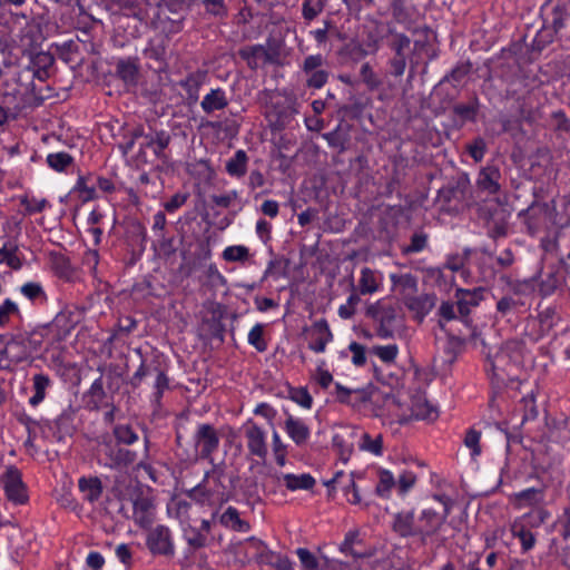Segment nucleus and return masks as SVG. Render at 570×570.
<instances>
[{
  "instance_id": "16",
  "label": "nucleus",
  "mask_w": 570,
  "mask_h": 570,
  "mask_svg": "<svg viewBox=\"0 0 570 570\" xmlns=\"http://www.w3.org/2000/svg\"><path fill=\"white\" fill-rule=\"evenodd\" d=\"M284 430L288 438L297 446L306 444L311 438V429L306 422L303 419L296 417L292 414H287V417L284 422Z\"/></svg>"
},
{
  "instance_id": "2",
  "label": "nucleus",
  "mask_w": 570,
  "mask_h": 570,
  "mask_svg": "<svg viewBox=\"0 0 570 570\" xmlns=\"http://www.w3.org/2000/svg\"><path fill=\"white\" fill-rule=\"evenodd\" d=\"M366 314L380 323L379 333L383 338L393 336L394 332L402 326L397 308L385 298L371 304L366 309Z\"/></svg>"
},
{
  "instance_id": "23",
  "label": "nucleus",
  "mask_w": 570,
  "mask_h": 570,
  "mask_svg": "<svg viewBox=\"0 0 570 570\" xmlns=\"http://www.w3.org/2000/svg\"><path fill=\"white\" fill-rule=\"evenodd\" d=\"M561 266L549 267L548 272L542 276L539 291L543 296L553 294L563 284L564 276L561 274Z\"/></svg>"
},
{
  "instance_id": "36",
  "label": "nucleus",
  "mask_w": 570,
  "mask_h": 570,
  "mask_svg": "<svg viewBox=\"0 0 570 570\" xmlns=\"http://www.w3.org/2000/svg\"><path fill=\"white\" fill-rule=\"evenodd\" d=\"M396 485V480L393 473L386 469H377V484L375 493L380 498L387 499L391 497L392 489Z\"/></svg>"
},
{
  "instance_id": "31",
  "label": "nucleus",
  "mask_w": 570,
  "mask_h": 570,
  "mask_svg": "<svg viewBox=\"0 0 570 570\" xmlns=\"http://www.w3.org/2000/svg\"><path fill=\"white\" fill-rule=\"evenodd\" d=\"M52 385L51 379L43 373L35 374L32 377L33 395L29 399L31 406L39 405L46 397V391Z\"/></svg>"
},
{
  "instance_id": "45",
  "label": "nucleus",
  "mask_w": 570,
  "mask_h": 570,
  "mask_svg": "<svg viewBox=\"0 0 570 570\" xmlns=\"http://www.w3.org/2000/svg\"><path fill=\"white\" fill-rule=\"evenodd\" d=\"M20 292L22 293V295H24L27 298H29L32 302H36V301L46 302L47 301V295L43 291V287L39 283L28 282L21 286Z\"/></svg>"
},
{
  "instance_id": "55",
  "label": "nucleus",
  "mask_w": 570,
  "mask_h": 570,
  "mask_svg": "<svg viewBox=\"0 0 570 570\" xmlns=\"http://www.w3.org/2000/svg\"><path fill=\"white\" fill-rule=\"evenodd\" d=\"M206 11L215 17L225 18L228 14V8L225 0H203Z\"/></svg>"
},
{
  "instance_id": "35",
  "label": "nucleus",
  "mask_w": 570,
  "mask_h": 570,
  "mask_svg": "<svg viewBox=\"0 0 570 570\" xmlns=\"http://www.w3.org/2000/svg\"><path fill=\"white\" fill-rule=\"evenodd\" d=\"M283 481L289 491L309 490L315 485V479L308 473L298 475L286 473L283 475Z\"/></svg>"
},
{
  "instance_id": "24",
  "label": "nucleus",
  "mask_w": 570,
  "mask_h": 570,
  "mask_svg": "<svg viewBox=\"0 0 570 570\" xmlns=\"http://www.w3.org/2000/svg\"><path fill=\"white\" fill-rule=\"evenodd\" d=\"M228 105L225 90L222 88L210 89V91L204 96L200 107L204 112L212 114L216 110H222Z\"/></svg>"
},
{
  "instance_id": "26",
  "label": "nucleus",
  "mask_w": 570,
  "mask_h": 570,
  "mask_svg": "<svg viewBox=\"0 0 570 570\" xmlns=\"http://www.w3.org/2000/svg\"><path fill=\"white\" fill-rule=\"evenodd\" d=\"M358 449L374 456H382L384 453L383 435L381 433H362L358 440Z\"/></svg>"
},
{
  "instance_id": "42",
  "label": "nucleus",
  "mask_w": 570,
  "mask_h": 570,
  "mask_svg": "<svg viewBox=\"0 0 570 570\" xmlns=\"http://www.w3.org/2000/svg\"><path fill=\"white\" fill-rule=\"evenodd\" d=\"M72 163V156L66 151L52 153L47 156L48 166L56 171H65Z\"/></svg>"
},
{
  "instance_id": "10",
  "label": "nucleus",
  "mask_w": 570,
  "mask_h": 570,
  "mask_svg": "<svg viewBox=\"0 0 570 570\" xmlns=\"http://www.w3.org/2000/svg\"><path fill=\"white\" fill-rule=\"evenodd\" d=\"M116 75L127 89L136 88L140 79V59L138 57L119 59L116 62Z\"/></svg>"
},
{
  "instance_id": "53",
  "label": "nucleus",
  "mask_w": 570,
  "mask_h": 570,
  "mask_svg": "<svg viewBox=\"0 0 570 570\" xmlns=\"http://www.w3.org/2000/svg\"><path fill=\"white\" fill-rule=\"evenodd\" d=\"M307 76L306 85L313 89H321L328 80V71L324 69L314 70L305 73Z\"/></svg>"
},
{
  "instance_id": "40",
  "label": "nucleus",
  "mask_w": 570,
  "mask_h": 570,
  "mask_svg": "<svg viewBox=\"0 0 570 570\" xmlns=\"http://www.w3.org/2000/svg\"><path fill=\"white\" fill-rule=\"evenodd\" d=\"M19 199L20 205L24 207L23 215L26 216L42 213L47 207H49V202L46 198H36L23 195Z\"/></svg>"
},
{
  "instance_id": "20",
  "label": "nucleus",
  "mask_w": 570,
  "mask_h": 570,
  "mask_svg": "<svg viewBox=\"0 0 570 570\" xmlns=\"http://www.w3.org/2000/svg\"><path fill=\"white\" fill-rule=\"evenodd\" d=\"M456 298L460 314L466 316L470 314L471 307L478 306L483 299V291L482 288H474L472 291L460 288L456 291Z\"/></svg>"
},
{
  "instance_id": "1",
  "label": "nucleus",
  "mask_w": 570,
  "mask_h": 570,
  "mask_svg": "<svg viewBox=\"0 0 570 570\" xmlns=\"http://www.w3.org/2000/svg\"><path fill=\"white\" fill-rule=\"evenodd\" d=\"M187 495L203 507L217 508L228 501L222 474L217 470L207 472L200 483L190 489Z\"/></svg>"
},
{
  "instance_id": "9",
  "label": "nucleus",
  "mask_w": 570,
  "mask_h": 570,
  "mask_svg": "<svg viewBox=\"0 0 570 570\" xmlns=\"http://www.w3.org/2000/svg\"><path fill=\"white\" fill-rule=\"evenodd\" d=\"M142 131L136 129L130 136H125L124 140L118 145L127 164L136 169L142 166Z\"/></svg>"
},
{
  "instance_id": "8",
  "label": "nucleus",
  "mask_w": 570,
  "mask_h": 570,
  "mask_svg": "<svg viewBox=\"0 0 570 570\" xmlns=\"http://www.w3.org/2000/svg\"><path fill=\"white\" fill-rule=\"evenodd\" d=\"M307 346L314 353H324L328 343L333 341V333L326 320H317L305 330Z\"/></svg>"
},
{
  "instance_id": "38",
  "label": "nucleus",
  "mask_w": 570,
  "mask_h": 570,
  "mask_svg": "<svg viewBox=\"0 0 570 570\" xmlns=\"http://www.w3.org/2000/svg\"><path fill=\"white\" fill-rule=\"evenodd\" d=\"M191 505L185 500L174 499L167 505V512L170 517L176 518L180 525L184 527L189 523V510Z\"/></svg>"
},
{
  "instance_id": "59",
  "label": "nucleus",
  "mask_w": 570,
  "mask_h": 570,
  "mask_svg": "<svg viewBox=\"0 0 570 570\" xmlns=\"http://www.w3.org/2000/svg\"><path fill=\"white\" fill-rule=\"evenodd\" d=\"M296 554L306 570H316L318 568V561L316 557L306 548H298Z\"/></svg>"
},
{
  "instance_id": "14",
  "label": "nucleus",
  "mask_w": 570,
  "mask_h": 570,
  "mask_svg": "<svg viewBox=\"0 0 570 570\" xmlns=\"http://www.w3.org/2000/svg\"><path fill=\"white\" fill-rule=\"evenodd\" d=\"M195 442L203 458H209L219 444L216 430L210 424H200L195 434Z\"/></svg>"
},
{
  "instance_id": "15",
  "label": "nucleus",
  "mask_w": 570,
  "mask_h": 570,
  "mask_svg": "<svg viewBox=\"0 0 570 570\" xmlns=\"http://www.w3.org/2000/svg\"><path fill=\"white\" fill-rule=\"evenodd\" d=\"M75 411L69 406L63 410L56 420L47 421L46 426L52 432L57 441H62L66 436H70L73 431Z\"/></svg>"
},
{
  "instance_id": "61",
  "label": "nucleus",
  "mask_w": 570,
  "mask_h": 570,
  "mask_svg": "<svg viewBox=\"0 0 570 570\" xmlns=\"http://www.w3.org/2000/svg\"><path fill=\"white\" fill-rule=\"evenodd\" d=\"M361 77L363 82L371 89H375L380 86L381 81L376 73L373 71L370 63H363L361 67Z\"/></svg>"
},
{
  "instance_id": "11",
  "label": "nucleus",
  "mask_w": 570,
  "mask_h": 570,
  "mask_svg": "<svg viewBox=\"0 0 570 570\" xmlns=\"http://www.w3.org/2000/svg\"><path fill=\"white\" fill-rule=\"evenodd\" d=\"M147 544L154 554L173 556L174 544L168 528L158 525L148 534Z\"/></svg>"
},
{
  "instance_id": "64",
  "label": "nucleus",
  "mask_w": 570,
  "mask_h": 570,
  "mask_svg": "<svg viewBox=\"0 0 570 570\" xmlns=\"http://www.w3.org/2000/svg\"><path fill=\"white\" fill-rule=\"evenodd\" d=\"M118 3L127 17H134L138 21L141 20V8L138 2L135 0H119Z\"/></svg>"
},
{
  "instance_id": "32",
  "label": "nucleus",
  "mask_w": 570,
  "mask_h": 570,
  "mask_svg": "<svg viewBox=\"0 0 570 570\" xmlns=\"http://www.w3.org/2000/svg\"><path fill=\"white\" fill-rule=\"evenodd\" d=\"M79 490L85 494V499L89 502L97 501L102 493V483L99 478H80L78 481Z\"/></svg>"
},
{
  "instance_id": "44",
  "label": "nucleus",
  "mask_w": 570,
  "mask_h": 570,
  "mask_svg": "<svg viewBox=\"0 0 570 570\" xmlns=\"http://www.w3.org/2000/svg\"><path fill=\"white\" fill-rule=\"evenodd\" d=\"M264 326L261 323L255 324L248 332L247 341L248 344L254 346L257 352H265L267 350V343L263 337Z\"/></svg>"
},
{
  "instance_id": "13",
  "label": "nucleus",
  "mask_w": 570,
  "mask_h": 570,
  "mask_svg": "<svg viewBox=\"0 0 570 570\" xmlns=\"http://www.w3.org/2000/svg\"><path fill=\"white\" fill-rule=\"evenodd\" d=\"M384 275L382 272L363 267L360 272L357 291L361 295H374L383 289Z\"/></svg>"
},
{
  "instance_id": "28",
  "label": "nucleus",
  "mask_w": 570,
  "mask_h": 570,
  "mask_svg": "<svg viewBox=\"0 0 570 570\" xmlns=\"http://www.w3.org/2000/svg\"><path fill=\"white\" fill-rule=\"evenodd\" d=\"M510 530L512 535L520 540L521 548L524 552L533 549L537 540L532 529L523 525L514 519L510 525Z\"/></svg>"
},
{
  "instance_id": "27",
  "label": "nucleus",
  "mask_w": 570,
  "mask_h": 570,
  "mask_svg": "<svg viewBox=\"0 0 570 570\" xmlns=\"http://www.w3.org/2000/svg\"><path fill=\"white\" fill-rule=\"evenodd\" d=\"M206 73L204 71H196L189 73L184 80L180 81V86L186 91L187 97L191 101H197L199 97V89L205 82Z\"/></svg>"
},
{
  "instance_id": "21",
  "label": "nucleus",
  "mask_w": 570,
  "mask_h": 570,
  "mask_svg": "<svg viewBox=\"0 0 570 570\" xmlns=\"http://www.w3.org/2000/svg\"><path fill=\"white\" fill-rule=\"evenodd\" d=\"M514 505L521 510L524 508H538L544 500V493L541 489L528 488L514 493Z\"/></svg>"
},
{
  "instance_id": "46",
  "label": "nucleus",
  "mask_w": 570,
  "mask_h": 570,
  "mask_svg": "<svg viewBox=\"0 0 570 570\" xmlns=\"http://www.w3.org/2000/svg\"><path fill=\"white\" fill-rule=\"evenodd\" d=\"M412 415L417 420H434L436 411L423 400H417L412 405Z\"/></svg>"
},
{
  "instance_id": "30",
  "label": "nucleus",
  "mask_w": 570,
  "mask_h": 570,
  "mask_svg": "<svg viewBox=\"0 0 570 570\" xmlns=\"http://www.w3.org/2000/svg\"><path fill=\"white\" fill-rule=\"evenodd\" d=\"M145 376L154 377V392L151 394V403L158 405L163 393L169 389V379L164 373V371L151 368H145Z\"/></svg>"
},
{
  "instance_id": "18",
  "label": "nucleus",
  "mask_w": 570,
  "mask_h": 570,
  "mask_svg": "<svg viewBox=\"0 0 570 570\" xmlns=\"http://www.w3.org/2000/svg\"><path fill=\"white\" fill-rule=\"evenodd\" d=\"M403 303L419 321H422L434 307L435 297L430 294H412L405 296Z\"/></svg>"
},
{
  "instance_id": "63",
  "label": "nucleus",
  "mask_w": 570,
  "mask_h": 570,
  "mask_svg": "<svg viewBox=\"0 0 570 570\" xmlns=\"http://www.w3.org/2000/svg\"><path fill=\"white\" fill-rule=\"evenodd\" d=\"M348 351L352 353V363L355 366H363L366 362V353L365 347L357 343V342H351L348 345Z\"/></svg>"
},
{
  "instance_id": "25",
  "label": "nucleus",
  "mask_w": 570,
  "mask_h": 570,
  "mask_svg": "<svg viewBox=\"0 0 570 570\" xmlns=\"http://www.w3.org/2000/svg\"><path fill=\"white\" fill-rule=\"evenodd\" d=\"M390 279L393 287L399 291L402 301L405 299V296L417 292V281L412 274H391Z\"/></svg>"
},
{
  "instance_id": "29",
  "label": "nucleus",
  "mask_w": 570,
  "mask_h": 570,
  "mask_svg": "<svg viewBox=\"0 0 570 570\" xmlns=\"http://www.w3.org/2000/svg\"><path fill=\"white\" fill-rule=\"evenodd\" d=\"M416 518L412 512L397 513L394 519L393 529L401 537H415Z\"/></svg>"
},
{
  "instance_id": "60",
  "label": "nucleus",
  "mask_w": 570,
  "mask_h": 570,
  "mask_svg": "<svg viewBox=\"0 0 570 570\" xmlns=\"http://www.w3.org/2000/svg\"><path fill=\"white\" fill-rule=\"evenodd\" d=\"M375 355L384 363H392L397 356L399 348L395 344L377 346L374 350Z\"/></svg>"
},
{
  "instance_id": "50",
  "label": "nucleus",
  "mask_w": 570,
  "mask_h": 570,
  "mask_svg": "<svg viewBox=\"0 0 570 570\" xmlns=\"http://www.w3.org/2000/svg\"><path fill=\"white\" fill-rule=\"evenodd\" d=\"M240 57L245 59L250 68L257 67V59L266 53L264 46L255 45L240 50Z\"/></svg>"
},
{
  "instance_id": "34",
  "label": "nucleus",
  "mask_w": 570,
  "mask_h": 570,
  "mask_svg": "<svg viewBox=\"0 0 570 570\" xmlns=\"http://www.w3.org/2000/svg\"><path fill=\"white\" fill-rule=\"evenodd\" d=\"M248 157L243 149H238L232 158L226 161L225 169L227 174L235 178H240L246 174Z\"/></svg>"
},
{
  "instance_id": "39",
  "label": "nucleus",
  "mask_w": 570,
  "mask_h": 570,
  "mask_svg": "<svg viewBox=\"0 0 570 570\" xmlns=\"http://www.w3.org/2000/svg\"><path fill=\"white\" fill-rule=\"evenodd\" d=\"M17 253V245L8 246V244H4L0 248V264H6L11 269L19 271L22 267V261Z\"/></svg>"
},
{
  "instance_id": "54",
  "label": "nucleus",
  "mask_w": 570,
  "mask_h": 570,
  "mask_svg": "<svg viewBox=\"0 0 570 570\" xmlns=\"http://www.w3.org/2000/svg\"><path fill=\"white\" fill-rule=\"evenodd\" d=\"M20 311L18 308V305L11 301L10 298H7L1 305H0V326H6L10 317L12 315H19Z\"/></svg>"
},
{
  "instance_id": "37",
  "label": "nucleus",
  "mask_w": 570,
  "mask_h": 570,
  "mask_svg": "<svg viewBox=\"0 0 570 570\" xmlns=\"http://www.w3.org/2000/svg\"><path fill=\"white\" fill-rule=\"evenodd\" d=\"M549 517L550 513L544 508L538 507L515 518V520L533 530L541 527L549 519Z\"/></svg>"
},
{
  "instance_id": "49",
  "label": "nucleus",
  "mask_w": 570,
  "mask_h": 570,
  "mask_svg": "<svg viewBox=\"0 0 570 570\" xmlns=\"http://www.w3.org/2000/svg\"><path fill=\"white\" fill-rule=\"evenodd\" d=\"M91 178H92L91 176L79 177V179L76 184V189L79 190L80 198L82 199V202H90L98 197V195L96 193L95 184L91 186L88 185V180H90Z\"/></svg>"
},
{
  "instance_id": "43",
  "label": "nucleus",
  "mask_w": 570,
  "mask_h": 570,
  "mask_svg": "<svg viewBox=\"0 0 570 570\" xmlns=\"http://www.w3.org/2000/svg\"><path fill=\"white\" fill-rule=\"evenodd\" d=\"M52 267L56 273V275L63 279H70L73 273V269L71 267V264L69 259L61 255L56 254L52 256Z\"/></svg>"
},
{
  "instance_id": "41",
  "label": "nucleus",
  "mask_w": 570,
  "mask_h": 570,
  "mask_svg": "<svg viewBox=\"0 0 570 570\" xmlns=\"http://www.w3.org/2000/svg\"><path fill=\"white\" fill-rule=\"evenodd\" d=\"M222 257L226 262L244 263L249 258V249L245 245H230L223 250Z\"/></svg>"
},
{
  "instance_id": "6",
  "label": "nucleus",
  "mask_w": 570,
  "mask_h": 570,
  "mask_svg": "<svg viewBox=\"0 0 570 570\" xmlns=\"http://www.w3.org/2000/svg\"><path fill=\"white\" fill-rule=\"evenodd\" d=\"M0 484L4 490L8 501L14 504L27 503L29 499L27 488L22 481L21 472L17 468L9 466L0 476Z\"/></svg>"
},
{
  "instance_id": "5",
  "label": "nucleus",
  "mask_w": 570,
  "mask_h": 570,
  "mask_svg": "<svg viewBox=\"0 0 570 570\" xmlns=\"http://www.w3.org/2000/svg\"><path fill=\"white\" fill-rule=\"evenodd\" d=\"M242 429L248 453L265 461L268 455L267 432L252 419H248Z\"/></svg>"
},
{
  "instance_id": "19",
  "label": "nucleus",
  "mask_w": 570,
  "mask_h": 570,
  "mask_svg": "<svg viewBox=\"0 0 570 570\" xmlns=\"http://www.w3.org/2000/svg\"><path fill=\"white\" fill-rule=\"evenodd\" d=\"M501 173L495 166L482 168L478 175L476 184L479 188L488 194L494 195L500 191Z\"/></svg>"
},
{
  "instance_id": "57",
  "label": "nucleus",
  "mask_w": 570,
  "mask_h": 570,
  "mask_svg": "<svg viewBox=\"0 0 570 570\" xmlns=\"http://www.w3.org/2000/svg\"><path fill=\"white\" fill-rule=\"evenodd\" d=\"M347 501L352 504L361 503V495L354 481V473H351L343 487Z\"/></svg>"
},
{
  "instance_id": "22",
  "label": "nucleus",
  "mask_w": 570,
  "mask_h": 570,
  "mask_svg": "<svg viewBox=\"0 0 570 570\" xmlns=\"http://www.w3.org/2000/svg\"><path fill=\"white\" fill-rule=\"evenodd\" d=\"M218 521L223 527L236 532L246 533L250 530L249 523L243 520L238 510L232 505L218 517Z\"/></svg>"
},
{
  "instance_id": "56",
  "label": "nucleus",
  "mask_w": 570,
  "mask_h": 570,
  "mask_svg": "<svg viewBox=\"0 0 570 570\" xmlns=\"http://www.w3.org/2000/svg\"><path fill=\"white\" fill-rule=\"evenodd\" d=\"M253 413L265 419L272 428L274 426V420L276 419L277 410L273 407L271 404L266 402H261L256 404V406L253 410Z\"/></svg>"
},
{
  "instance_id": "52",
  "label": "nucleus",
  "mask_w": 570,
  "mask_h": 570,
  "mask_svg": "<svg viewBox=\"0 0 570 570\" xmlns=\"http://www.w3.org/2000/svg\"><path fill=\"white\" fill-rule=\"evenodd\" d=\"M480 439L481 433L474 429H470L465 434L464 445L471 451L472 458L481 454Z\"/></svg>"
},
{
  "instance_id": "62",
  "label": "nucleus",
  "mask_w": 570,
  "mask_h": 570,
  "mask_svg": "<svg viewBox=\"0 0 570 570\" xmlns=\"http://www.w3.org/2000/svg\"><path fill=\"white\" fill-rule=\"evenodd\" d=\"M415 482L416 475L412 471L402 472L396 481L400 493H407L414 487Z\"/></svg>"
},
{
  "instance_id": "51",
  "label": "nucleus",
  "mask_w": 570,
  "mask_h": 570,
  "mask_svg": "<svg viewBox=\"0 0 570 570\" xmlns=\"http://www.w3.org/2000/svg\"><path fill=\"white\" fill-rule=\"evenodd\" d=\"M289 397L293 402L306 410L312 407L313 399L306 387L292 389Z\"/></svg>"
},
{
  "instance_id": "58",
  "label": "nucleus",
  "mask_w": 570,
  "mask_h": 570,
  "mask_svg": "<svg viewBox=\"0 0 570 570\" xmlns=\"http://www.w3.org/2000/svg\"><path fill=\"white\" fill-rule=\"evenodd\" d=\"M114 432L117 441L120 443L131 444L138 440V435L129 425H118L115 428Z\"/></svg>"
},
{
  "instance_id": "4",
  "label": "nucleus",
  "mask_w": 570,
  "mask_h": 570,
  "mask_svg": "<svg viewBox=\"0 0 570 570\" xmlns=\"http://www.w3.org/2000/svg\"><path fill=\"white\" fill-rule=\"evenodd\" d=\"M122 239L129 255L125 262L127 266H132L142 254V225L137 217L127 216L122 222Z\"/></svg>"
},
{
  "instance_id": "33",
  "label": "nucleus",
  "mask_w": 570,
  "mask_h": 570,
  "mask_svg": "<svg viewBox=\"0 0 570 570\" xmlns=\"http://www.w3.org/2000/svg\"><path fill=\"white\" fill-rule=\"evenodd\" d=\"M199 282L212 288L222 287L227 284L225 276L219 272L218 267L214 263H209L203 267Z\"/></svg>"
},
{
  "instance_id": "3",
  "label": "nucleus",
  "mask_w": 570,
  "mask_h": 570,
  "mask_svg": "<svg viewBox=\"0 0 570 570\" xmlns=\"http://www.w3.org/2000/svg\"><path fill=\"white\" fill-rule=\"evenodd\" d=\"M43 334L41 331H32L26 335H19L9 341L4 347V353L16 363L26 361L33 352L41 348Z\"/></svg>"
},
{
  "instance_id": "7",
  "label": "nucleus",
  "mask_w": 570,
  "mask_h": 570,
  "mask_svg": "<svg viewBox=\"0 0 570 570\" xmlns=\"http://www.w3.org/2000/svg\"><path fill=\"white\" fill-rule=\"evenodd\" d=\"M445 522V517L432 509H425L416 518L415 537L420 538L423 544L436 537Z\"/></svg>"
},
{
  "instance_id": "17",
  "label": "nucleus",
  "mask_w": 570,
  "mask_h": 570,
  "mask_svg": "<svg viewBox=\"0 0 570 570\" xmlns=\"http://www.w3.org/2000/svg\"><path fill=\"white\" fill-rule=\"evenodd\" d=\"M83 399L89 411H98L110 405L109 396L104 390L102 376L94 381Z\"/></svg>"
},
{
  "instance_id": "48",
  "label": "nucleus",
  "mask_w": 570,
  "mask_h": 570,
  "mask_svg": "<svg viewBox=\"0 0 570 570\" xmlns=\"http://www.w3.org/2000/svg\"><path fill=\"white\" fill-rule=\"evenodd\" d=\"M53 62H55V58L51 53L49 52H38L33 58H32V63L33 66L37 68V76L39 78H41L40 73H45L46 76L48 75V69L51 68L53 66Z\"/></svg>"
},
{
  "instance_id": "47",
  "label": "nucleus",
  "mask_w": 570,
  "mask_h": 570,
  "mask_svg": "<svg viewBox=\"0 0 570 570\" xmlns=\"http://www.w3.org/2000/svg\"><path fill=\"white\" fill-rule=\"evenodd\" d=\"M323 9L324 3L322 0H304L302 4V16L309 22L321 14Z\"/></svg>"
},
{
  "instance_id": "12",
  "label": "nucleus",
  "mask_w": 570,
  "mask_h": 570,
  "mask_svg": "<svg viewBox=\"0 0 570 570\" xmlns=\"http://www.w3.org/2000/svg\"><path fill=\"white\" fill-rule=\"evenodd\" d=\"M210 528L212 521L204 519L199 527H194L188 523L181 527V530L188 546L193 549H200L207 547L210 542Z\"/></svg>"
}]
</instances>
